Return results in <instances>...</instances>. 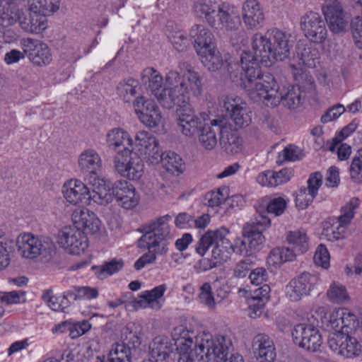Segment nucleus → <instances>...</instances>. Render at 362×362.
<instances>
[{
	"mask_svg": "<svg viewBox=\"0 0 362 362\" xmlns=\"http://www.w3.org/2000/svg\"><path fill=\"white\" fill-rule=\"evenodd\" d=\"M291 35L279 30H268L264 35L255 33L252 37V49L244 51L240 55V64L227 62V74L235 83L243 82L247 77V69H254L262 73L258 63L270 66L276 61H283L290 55L293 44Z\"/></svg>",
	"mask_w": 362,
	"mask_h": 362,
	"instance_id": "1",
	"label": "nucleus"
},
{
	"mask_svg": "<svg viewBox=\"0 0 362 362\" xmlns=\"http://www.w3.org/2000/svg\"><path fill=\"white\" fill-rule=\"evenodd\" d=\"M247 78L236 83L245 90L255 100H260L268 107H276L281 103L289 110L298 107L302 103V91L298 86H288L279 90L274 77L269 73H260L247 69Z\"/></svg>",
	"mask_w": 362,
	"mask_h": 362,
	"instance_id": "2",
	"label": "nucleus"
},
{
	"mask_svg": "<svg viewBox=\"0 0 362 362\" xmlns=\"http://www.w3.org/2000/svg\"><path fill=\"white\" fill-rule=\"evenodd\" d=\"M17 251L21 257L28 260L40 259L47 262L55 254V245L48 237L35 235L31 233H23L16 240Z\"/></svg>",
	"mask_w": 362,
	"mask_h": 362,
	"instance_id": "3",
	"label": "nucleus"
},
{
	"mask_svg": "<svg viewBox=\"0 0 362 362\" xmlns=\"http://www.w3.org/2000/svg\"><path fill=\"white\" fill-rule=\"evenodd\" d=\"M163 93L160 95L158 103L164 108L171 109L175 106L182 109L189 106V90L184 79L177 71H170L165 75Z\"/></svg>",
	"mask_w": 362,
	"mask_h": 362,
	"instance_id": "4",
	"label": "nucleus"
},
{
	"mask_svg": "<svg viewBox=\"0 0 362 362\" xmlns=\"http://www.w3.org/2000/svg\"><path fill=\"white\" fill-rule=\"evenodd\" d=\"M229 233L224 227L215 230H208L198 241L196 246V252L201 256L204 255L209 248L215 245L212 251V260L218 266L226 262L230 257L228 246L230 241L226 238Z\"/></svg>",
	"mask_w": 362,
	"mask_h": 362,
	"instance_id": "5",
	"label": "nucleus"
},
{
	"mask_svg": "<svg viewBox=\"0 0 362 362\" xmlns=\"http://www.w3.org/2000/svg\"><path fill=\"white\" fill-rule=\"evenodd\" d=\"M233 341L230 336L218 334L215 337L207 331H202L196 337V351L204 353L205 358L216 362L226 358L233 350Z\"/></svg>",
	"mask_w": 362,
	"mask_h": 362,
	"instance_id": "6",
	"label": "nucleus"
},
{
	"mask_svg": "<svg viewBox=\"0 0 362 362\" xmlns=\"http://www.w3.org/2000/svg\"><path fill=\"white\" fill-rule=\"evenodd\" d=\"M114 168L120 176L130 180H139L144 173V163L132 150H120L114 157Z\"/></svg>",
	"mask_w": 362,
	"mask_h": 362,
	"instance_id": "7",
	"label": "nucleus"
},
{
	"mask_svg": "<svg viewBox=\"0 0 362 362\" xmlns=\"http://www.w3.org/2000/svg\"><path fill=\"white\" fill-rule=\"evenodd\" d=\"M271 225L270 219L266 216V212H259L253 218L245 223L243 228V235L247 238L248 247L251 250H260L265 241L262 235Z\"/></svg>",
	"mask_w": 362,
	"mask_h": 362,
	"instance_id": "8",
	"label": "nucleus"
},
{
	"mask_svg": "<svg viewBox=\"0 0 362 362\" xmlns=\"http://www.w3.org/2000/svg\"><path fill=\"white\" fill-rule=\"evenodd\" d=\"M133 140V146L131 148L132 151L134 150L137 154L143 156L150 164L156 165L160 163L161 150L159 142L151 132L139 131L136 133Z\"/></svg>",
	"mask_w": 362,
	"mask_h": 362,
	"instance_id": "9",
	"label": "nucleus"
},
{
	"mask_svg": "<svg viewBox=\"0 0 362 362\" xmlns=\"http://www.w3.org/2000/svg\"><path fill=\"white\" fill-rule=\"evenodd\" d=\"M58 244L72 255H79L88 247V238L83 230L73 226L62 228L58 233Z\"/></svg>",
	"mask_w": 362,
	"mask_h": 362,
	"instance_id": "10",
	"label": "nucleus"
},
{
	"mask_svg": "<svg viewBox=\"0 0 362 362\" xmlns=\"http://www.w3.org/2000/svg\"><path fill=\"white\" fill-rule=\"evenodd\" d=\"M327 344L334 353L346 358L358 356L361 351V346L358 340L346 332H334L330 333Z\"/></svg>",
	"mask_w": 362,
	"mask_h": 362,
	"instance_id": "11",
	"label": "nucleus"
},
{
	"mask_svg": "<svg viewBox=\"0 0 362 362\" xmlns=\"http://www.w3.org/2000/svg\"><path fill=\"white\" fill-rule=\"evenodd\" d=\"M240 25L238 8L233 4L222 2L218 8L211 27L224 33L235 31Z\"/></svg>",
	"mask_w": 362,
	"mask_h": 362,
	"instance_id": "12",
	"label": "nucleus"
},
{
	"mask_svg": "<svg viewBox=\"0 0 362 362\" xmlns=\"http://www.w3.org/2000/svg\"><path fill=\"white\" fill-rule=\"evenodd\" d=\"M300 26L304 35L313 42L322 43L327 38L326 23L317 13L309 11L303 15Z\"/></svg>",
	"mask_w": 362,
	"mask_h": 362,
	"instance_id": "13",
	"label": "nucleus"
},
{
	"mask_svg": "<svg viewBox=\"0 0 362 362\" xmlns=\"http://www.w3.org/2000/svg\"><path fill=\"white\" fill-rule=\"evenodd\" d=\"M223 106L230 119L238 128L247 127L252 122V112L247 103L235 95H226L222 99Z\"/></svg>",
	"mask_w": 362,
	"mask_h": 362,
	"instance_id": "14",
	"label": "nucleus"
},
{
	"mask_svg": "<svg viewBox=\"0 0 362 362\" xmlns=\"http://www.w3.org/2000/svg\"><path fill=\"white\" fill-rule=\"evenodd\" d=\"M292 337L296 344L310 351H317L322 344L319 330L312 325L300 323L292 331Z\"/></svg>",
	"mask_w": 362,
	"mask_h": 362,
	"instance_id": "15",
	"label": "nucleus"
},
{
	"mask_svg": "<svg viewBox=\"0 0 362 362\" xmlns=\"http://www.w3.org/2000/svg\"><path fill=\"white\" fill-rule=\"evenodd\" d=\"M319 277L315 274L304 272L293 279L286 286V296L291 300L296 302L303 296H308L317 284Z\"/></svg>",
	"mask_w": 362,
	"mask_h": 362,
	"instance_id": "16",
	"label": "nucleus"
},
{
	"mask_svg": "<svg viewBox=\"0 0 362 362\" xmlns=\"http://www.w3.org/2000/svg\"><path fill=\"white\" fill-rule=\"evenodd\" d=\"M204 124L199 130L198 140L200 146L205 150L211 151L217 145V133L222 134L226 131V119H213L206 120L203 117Z\"/></svg>",
	"mask_w": 362,
	"mask_h": 362,
	"instance_id": "17",
	"label": "nucleus"
},
{
	"mask_svg": "<svg viewBox=\"0 0 362 362\" xmlns=\"http://www.w3.org/2000/svg\"><path fill=\"white\" fill-rule=\"evenodd\" d=\"M194 331L189 329L184 325H180L173 329L172 338L175 346L173 356L176 360L186 359V356L192 354V346L196 347V337Z\"/></svg>",
	"mask_w": 362,
	"mask_h": 362,
	"instance_id": "18",
	"label": "nucleus"
},
{
	"mask_svg": "<svg viewBox=\"0 0 362 362\" xmlns=\"http://www.w3.org/2000/svg\"><path fill=\"white\" fill-rule=\"evenodd\" d=\"M23 50L35 65L46 66L52 60L51 50L47 44L31 38H24L21 42Z\"/></svg>",
	"mask_w": 362,
	"mask_h": 362,
	"instance_id": "19",
	"label": "nucleus"
},
{
	"mask_svg": "<svg viewBox=\"0 0 362 362\" xmlns=\"http://www.w3.org/2000/svg\"><path fill=\"white\" fill-rule=\"evenodd\" d=\"M88 183L90 186L88 202L93 201L100 205H106L112 201L114 193L111 192L110 180L98 175L88 178Z\"/></svg>",
	"mask_w": 362,
	"mask_h": 362,
	"instance_id": "20",
	"label": "nucleus"
},
{
	"mask_svg": "<svg viewBox=\"0 0 362 362\" xmlns=\"http://www.w3.org/2000/svg\"><path fill=\"white\" fill-rule=\"evenodd\" d=\"M322 10L332 32L338 33L345 30L347 20L342 6L338 0H328L322 6Z\"/></svg>",
	"mask_w": 362,
	"mask_h": 362,
	"instance_id": "21",
	"label": "nucleus"
},
{
	"mask_svg": "<svg viewBox=\"0 0 362 362\" xmlns=\"http://www.w3.org/2000/svg\"><path fill=\"white\" fill-rule=\"evenodd\" d=\"M242 18L249 30H256L263 27L264 13L257 0H246L242 6Z\"/></svg>",
	"mask_w": 362,
	"mask_h": 362,
	"instance_id": "22",
	"label": "nucleus"
},
{
	"mask_svg": "<svg viewBox=\"0 0 362 362\" xmlns=\"http://www.w3.org/2000/svg\"><path fill=\"white\" fill-rule=\"evenodd\" d=\"M252 348L258 362H274L276 348L273 339L267 334L259 333L252 339Z\"/></svg>",
	"mask_w": 362,
	"mask_h": 362,
	"instance_id": "23",
	"label": "nucleus"
},
{
	"mask_svg": "<svg viewBox=\"0 0 362 362\" xmlns=\"http://www.w3.org/2000/svg\"><path fill=\"white\" fill-rule=\"evenodd\" d=\"M71 219L77 228L84 234H97L101 229V222L95 214L86 208L76 209L74 211Z\"/></svg>",
	"mask_w": 362,
	"mask_h": 362,
	"instance_id": "24",
	"label": "nucleus"
},
{
	"mask_svg": "<svg viewBox=\"0 0 362 362\" xmlns=\"http://www.w3.org/2000/svg\"><path fill=\"white\" fill-rule=\"evenodd\" d=\"M78 168L87 177H95L102 170V160L98 153L92 148L82 151L78 157Z\"/></svg>",
	"mask_w": 362,
	"mask_h": 362,
	"instance_id": "25",
	"label": "nucleus"
},
{
	"mask_svg": "<svg viewBox=\"0 0 362 362\" xmlns=\"http://www.w3.org/2000/svg\"><path fill=\"white\" fill-rule=\"evenodd\" d=\"M89 188L80 180L71 179L63 185L62 194L67 202L73 205L88 202Z\"/></svg>",
	"mask_w": 362,
	"mask_h": 362,
	"instance_id": "26",
	"label": "nucleus"
},
{
	"mask_svg": "<svg viewBox=\"0 0 362 362\" xmlns=\"http://www.w3.org/2000/svg\"><path fill=\"white\" fill-rule=\"evenodd\" d=\"M177 113L178 128L186 136H194L203 125L201 119L195 114L190 105L177 109Z\"/></svg>",
	"mask_w": 362,
	"mask_h": 362,
	"instance_id": "27",
	"label": "nucleus"
},
{
	"mask_svg": "<svg viewBox=\"0 0 362 362\" xmlns=\"http://www.w3.org/2000/svg\"><path fill=\"white\" fill-rule=\"evenodd\" d=\"M113 193L118 204L124 209H132L139 202L140 197L135 187L127 181L116 183Z\"/></svg>",
	"mask_w": 362,
	"mask_h": 362,
	"instance_id": "28",
	"label": "nucleus"
},
{
	"mask_svg": "<svg viewBox=\"0 0 362 362\" xmlns=\"http://www.w3.org/2000/svg\"><path fill=\"white\" fill-rule=\"evenodd\" d=\"M170 344L167 337L158 336L154 338L149 346V362H168L169 359L177 361L174 358Z\"/></svg>",
	"mask_w": 362,
	"mask_h": 362,
	"instance_id": "29",
	"label": "nucleus"
},
{
	"mask_svg": "<svg viewBox=\"0 0 362 362\" xmlns=\"http://www.w3.org/2000/svg\"><path fill=\"white\" fill-rule=\"evenodd\" d=\"M226 131L220 137V143L223 151L228 155H236L245 149L243 138L237 132H232L230 125L226 120Z\"/></svg>",
	"mask_w": 362,
	"mask_h": 362,
	"instance_id": "30",
	"label": "nucleus"
},
{
	"mask_svg": "<svg viewBox=\"0 0 362 362\" xmlns=\"http://www.w3.org/2000/svg\"><path fill=\"white\" fill-rule=\"evenodd\" d=\"M141 81L158 101L164 88L163 78L160 72L153 67H146L141 72Z\"/></svg>",
	"mask_w": 362,
	"mask_h": 362,
	"instance_id": "31",
	"label": "nucleus"
},
{
	"mask_svg": "<svg viewBox=\"0 0 362 362\" xmlns=\"http://www.w3.org/2000/svg\"><path fill=\"white\" fill-rule=\"evenodd\" d=\"M190 36L194 40V47L197 54L216 46L212 33L204 25H194L190 30Z\"/></svg>",
	"mask_w": 362,
	"mask_h": 362,
	"instance_id": "32",
	"label": "nucleus"
},
{
	"mask_svg": "<svg viewBox=\"0 0 362 362\" xmlns=\"http://www.w3.org/2000/svg\"><path fill=\"white\" fill-rule=\"evenodd\" d=\"M107 142L116 153L120 150H132L134 140L129 134L120 128H115L109 131L107 134Z\"/></svg>",
	"mask_w": 362,
	"mask_h": 362,
	"instance_id": "33",
	"label": "nucleus"
},
{
	"mask_svg": "<svg viewBox=\"0 0 362 362\" xmlns=\"http://www.w3.org/2000/svg\"><path fill=\"white\" fill-rule=\"evenodd\" d=\"M91 328V324L86 320L76 322H62L53 329L54 333L69 332L71 339H76L87 333Z\"/></svg>",
	"mask_w": 362,
	"mask_h": 362,
	"instance_id": "34",
	"label": "nucleus"
},
{
	"mask_svg": "<svg viewBox=\"0 0 362 362\" xmlns=\"http://www.w3.org/2000/svg\"><path fill=\"white\" fill-rule=\"evenodd\" d=\"M178 67L182 73V79L188 81V89L192 91L194 96H199L202 92V84L198 73L186 62H180Z\"/></svg>",
	"mask_w": 362,
	"mask_h": 362,
	"instance_id": "35",
	"label": "nucleus"
},
{
	"mask_svg": "<svg viewBox=\"0 0 362 362\" xmlns=\"http://www.w3.org/2000/svg\"><path fill=\"white\" fill-rule=\"evenodd\" d=\"M3 3L4 0H0V25L8 27L20 19L21 11L14 1H6L5 4Z\"/></svg>",
	"mask_w": 362,
	"mask_h": 362,
	"instance_id": "36",
	"label": "nucleus"
},
{
	"mask_svg": "<svg viewBox=\"0 0 362 362\" xmlns=\"http://www.w3.org/2000/svg\"><path fill=\"white\" fill-rule=\"evenodd\" d=\"M194 14L201 18H204L206 22L211 27L218 8V4L211 0H201L194 4Z\"/></svg>",
	"mask_w": 362,
	"mask_h": 362,
	"instance_id": "37",
	"label": "nucleus"
},
{
	"mask_svg": "<svg viewBox=\"0 0 362 362\" xmlns=\"http://www.w3.org/2000/svg\"><path fill=\"white\" fill-rule=\"evenodd\" d=\"M160 162L163 168L169 173L179 175L184 171V163L182 158L173 151L160 153Z\"/></svg>",
	"mask_w": 362,
	"mask_h": 362,
	"instance_id": "38",
	"label": "nucleus"
},
{
	"mask_svg": "<svg viewBox=\"0 0 362 362\" xmlns=\"http://www.w3.org/2000/svg\"><path fill=\"white\" fill-rule=\"evenodd\" d=\"M296 57L299 64L304 65L308 68H314L319 63L320 53L317 48L311 46L297 45Z\"/></svg>",
	"mask_w": 362,
	"mask_h": 362,
	"instance_id": "39",
	"label": "nucleus"
},
{
	"mask_svg": "<svg viewBox=\"0 0 362 362\" xmlns=\"http://www.w3.org/2000/svg\"><path fill=\"white\" fill-rule=\"evenodd\" d=\"M28 22L25 23L23 28L33 34H39L42 33L48 27L47 15L29 10Z\"/></svg>",
	"mask_w": 362,
	"mask_h": 362,
	"instance_id": "40",
	"label": "nucleus"
},
{
	"mask_svg": "<svg viewBox=\"0 0 362 362\" xmlns=\"http://www.w3.org/2000/svg\"><path fill=\"white\" fill-rule=\"evenodd\" d=\"M201 51L199 54L202 63L210 71H216L221 68L223 59L221 53L214 46L207 50Z\"/></svg>",
	"mask_w": 362,
	"mask_h": 362,
	"instance_id": "41",
	"label": "nucleus"
},
{
	"mask_svg": "<svg viewBox=\"0 0 362 362\" xmlns=\"http://www.w3.org/2000/svg\"><path fill=\"white\" fill-rule=\"evenodd\" d=\"M139 87V81L128 78L120 81L117 87L118 96L125 103H129L137 94Z\"/></svg>",
	"mask_w": 362,
	"mask_h": 362,
	"instance_id": "42",
	"label": "nucleus"
},
{
	"mask_svg": "<svg viewBox=\"0 0 362 362\" xmlns=\"http://www.w3.org/2000/svg\"><path fill=\"white\" fill-rule=\"evenodd\" d=\"M139 245L141 247H146L150 251L163 253L166 252L167 243L158 239L148 228L139 239Z\"/></svg>",
	"mask_w": 362,
	"mask_h": 362,
	"instance_id": "43",
	"label": "nucleus"
},
{
	"mask_svg": "<svg viewBox=\"0 0 362 362\" xmlns=\"http://www.w3.org/2000/svg\"><path fill=\"white\" fill-rule=\"evenodd\" d=\"M139 119L149 127L158 126L163 121L160 111L153 102H147L146 110L139 115Z\"/></svg>",
	"mask_w": 362,
	"mask_h": 362,
	"instance_id": "44",
	"label": "nucleus"
},
{
	"mask_svg": "<svg viewBox=\"0 0 362 362\" xmlns=\"http://www.w3.org/2000/svg\"><path fill=\"white\" fill-rule=\"evenodd\" d=\"M42 299L52 310L65 312L69 307V300L66 296H56L52 289L43 291Z\"/></svg>",
	"mask_w": 362,
	"mask_h": 362,
	"instance_id": "45",
	"label": "nucleus"
},
{
	"mask_svg": "<svg viewBox=\"0 0 362 362\" xmlns=\"http://www.w3.org/2000/svg\"><path fill=\"white\" fill-rule=\"evenodd\" d=\"M166 289V285L161 284L151 290L143 291L141 297L147 298L150 308L157 310L160 309L163 305V295Z\"/></svg>",
	"mask_w": 362,
	"mask_h": 362,
	"instance_id": "46",
	"label": "nucleus"
},
{
	"mask_svg": "<svg viewBox=\"0 0 362 362\" xmlns=\"http://www.w3.org/2000/svg\"><path fill=\"white\" fill-rule=\"evenodd\" d=\"M327 299L335 304L347 303L350 298L346 288L340 283L332 282L326 293Z\"/></svg>",
	"mask_w": 362,
	"mask_h": 362,
	"instance_id": "47",
	"label": "nucleus"
},
{
	"mask_svg": "<svg viewBox=\"0 0 362 362\" xmlns=\"http://www.w3.org/2000/svg\"><path fill=\"white\" fill-rule=\"evenodd\" d=\"M287 241L292 245L298 253L303 254L308 250V238L305 230H296L289 231L286 236Z\"/></svg>",
	"mask_w": 362,
	"mask_h": 362,
	"instance_id": "48",
	"label": "nucleus"
},
{
	"mask_svg": "<svg viewBox=\"0 0 362 362\" xmlns=\"http://www.w3.org/2000/svg\"><path fill=\"white\" fill-rule=\"evenodd\" d=\"M350 223L337 218L330 227L323 230V235L329 241H334L344 238L346 235V230Z\"/></svg>",
	"mask_w": 362,
	"mask_h": 362,
	"instance_id": "49",
	"label": "nucleus"
},
{
	"mask_svg": "<svg viewBox=\"0 0 362 362\" xmlns=\"http://www.w3.org/2000/svg\"><path fill=\"white\" fill-rule=\"evenodd\" d=\"M60 5V0H28L29 10L49 16L56 12Z\"/></svg>",
	"mask_w": 362,
	"mask_h": 362,
	"instance_id": "50",
	"label": "nucleus"
},
{
	"mask_svg": "<svg viewBox=\"0 0 362 362\" xmlns=\"http://www.w3.org/2000/svg\"><path fill=\"white\" fill-rule=\"evenodd\" d=\"M105 362H132L131 349L124 343L112 346Z\"/></svg>",
	"mask_w": 362,
	"mask_h": 362,
	"instance_id": "51",
	"label": "nucleus"
},
{
	"mask_svg": "<svg viewBox=\"0 0 362 362\" xmlns=\"http://www.w3.org/2000/svg\"><path fill=\"white\" fill-rule=\"evenodd\" d=\"M170 219L171 216L169 215L160 217L156 221L151 223L148 228L155 233L158 239L160 238L163 242H166L165 240L170 236V226L168 225V221Z\"/></svg>",
	"mask_w": 362,
	"mask_h": 362,
	"instance_id": "52",
	"label": "nucleus"
},
{
	"mask_svg": "<svg viewBox=\"0 0 362 362\" xmlns=\"http://www.w3.org/2000/svg\"><path fill=\"white\" fill-rule=\"evenodd\" d=\"M228 197V189L221 187L216 190L207 192L204 197V204L209 207L218 206L225 202Z\"/></svg>",
	"mask_w": 362,
	"mask_h": 362,
	"instance_id": "53",
	"label": "nucleus"
},
{
	"mask_svg": "<svg viewBox=\"0 0 362 362\" xmlns=\"http://www.w3.org/2000/svg\"><path fill=\"white\" fill-rule=\"evenodd\" d=\"M360 205L361 200L358 197H351L341 207L338 218L351 224Z\"/></svg>",
	"mask_w": 362,
	"mask_h": 362,
	"instance_id": "54",
	"label": "nucleus"
},
{
	"mask_svg": "<svg viewBox=\"0 0 362 362\" xmlns=\"http://www.w3.org/2000/svg\"><path fill=\"white\" fill-rule=\"evenodd\" d=\"M14 250V241L11 238L0 240V271L7 268L11 263V255Z\"/></svg>",
	"mask_w": 362,
	"mask_h": 362,
	"instance_id": "55",
	"label": "nucleus"
},
{
	"mask_svg": "<svg viewBox=\"0 0 362 362\" xmlns=\"http://www.w3.org/2000/svg\"><path fill=\"white\" fill-rule=\"evenodd\" d=\"M67 294L73 296L74 300H90L97 298L99 293L98 288L95 287L76 286L73 291H69Z\"/></svg>",
	"mask_w": 362,
	"mask_h": 362,
	"instance_id": "56",
	"label": "nucleus"
},
{
	"mask_svg": "<svg viewBox=\"0 0 362 362\" xmlns=\"http://www.w3.org/2000/svg\"><path fill=\"white\" fill-rule=\"evenodd\" d=\"M358 126V122L356 119L351 121L348 125L344 127L332 140V143L329 146V150L332 152L335 151V148L343 140L349 137L354 133Z\"/></svg>",
	"mask_w": 362,
	"mask_h": 362,
	"instance_id": "57",
	"label": "nucleus"
},
{
	"mask_svg": "<svg viewBox=\"0 0 362 362\" xmlns=\"http://www.w3.org/2000/svg\"><path fill=\"white\" fill-rule=\"evenodd\" d=\"M168 37L174 48L180 52L184 51L189 44L186 33L180 30L169 31Z\"/></svg>",
	"mask_w": 362,
	"mask_h": 362,
	"instance_id": "58",
	"label": "nucleus"
},
{
	"mask_svg": "<svg viewBox=\"0 0 362 362\" xmlns=\"http://www.w3.org/2000/svg\"><path fill=\"white\" fill-rule=\"evenodd\" d=\"M198 298L202 303L209 308L212 309L215 308L216 300L210 283L205 282L199 287Z\"/></svg>",
	"mask_w": 362,
	"mask_h": 362,
	"instance_id": "59",
	"label": "nucleus"
},
{
	"mask_svg": "<svg viewBox=\"0 0 362 362\" xmlns=\"http://www.w3.org/2000/svg\"><path fill=\"white\" fill-rule=\"evenodd\" d=\"M349 172L354 182H362V149L358 150L353 158Z\"/></svg>",
	"mask_w": 362,
	"mask_h": 362,
	"instance_id": "60",
	"label": "nucleus"
},
{
	"mask_svg": "<svg viewBox=\"0 0 362 362\" xmlns=\"http://www.w3.org/2000/svg\"><path fill=\"white\" fill-rule=\"evenodd\" d=\"M341 322L343 323V332L350 333L354 330L358 323L357 317L348 308H341Z\"/></svg>",
	"mask_w": 362,
	"mask_h": 362,
	"instance_id": "61",
	"label": "nucleus"
},
{
	"mask_svg": "<svg viewBox=\"0 0 362 362\" xmlns=\"http://www.w3.org/2000/svg\"><path fill=\"white\" fill-rule=\"evenodd\" d=\"M329 253L327 247L322 244L318 245L313 257L315 264L327 269L329 266Z\"/></svg>",
	"mask_w": 362,
	"mask_h": 362,
	"instance_id": "62",
	"label": "nucleus"
},
{
	"mask_svg": "<svg viewBox=\"0 0 362 362\" xmlns=\"http://www.w3.org/2000/svg\"><path fill=\"white\" fill-rule=\"evenodd\" d=\"M315 195L309 192L305 187H301L297 192L296 196V204L300 209L307 208L315 198Z\"/></svg>",
	"mask_w": 362,
	"mask_h": 362,
	"instance_id": "63",
	"label": "nucleus"
},
{
	"mask_svg": "<svg viewBox=\"0 0 362 362\" xmlns=\"http://www.w3.org/2000/svg\"><path fill=\"white\" fill-rule=\"evenodd\" d=\"M286 206L287 202L284 198L281 197H274L269 202L267 206V211L279 216L284 212Z\"/></svg>",
	"mask_w": 362,
	"mask_h": 362,
	"instance_id": "64",
	"label": "nucleus"
}]
</instances>
